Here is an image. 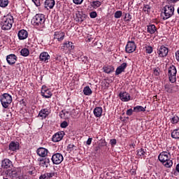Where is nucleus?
<instances>
[{
  "instance_id": "1",
  "label": "nucleus",
  "mask_w": 179,
  "mask_h": 179,
  "mask_svg": "<svg viewBox=\"0 0 179 179\" xmlns=\"http://www.w3.org/2000/svg\"><path fill=\"white\" fill-rule=\"evenodd\" d=\"M158 159L161 163L166 167L167 169H170L173 166V160H171V155L170 152H162L158 156Z\"/></svg>"
},
{
  "instance_id": "2",
  "label": "nucleus",
  "mask_w": 179,
  "mask_h": 179,
  "mask_svg": "<svg viewBox=\"0 0 179 179\" xmlns=\"http://www.w3.org/2000/svg\"><path fill=\"white\" fill-rule=\"evenodd\" d=\"M45 15L43 14H36L31 20L33 26L38 29H43L45 24Z\"/></svg>"
},
{
  "instance_id": "3",
  "label": "nucleus",
  "mask_w": 179,
  "mask_h": 179,
  "mask_svg": "<svg viewBox=\"0 0 179 179\" xmlns=\"http://www.w3.org/2000/svg\"><path fill=\"white\" fill-rule=\"evenodd\" d=\"M2 30H10L13 24V16L6 15L4 16L0 23Z\"/></svg>"
},
{
  "instance_id": "4",
  "label": "nucleus",
  "mask_w": 179,
  "mask_h": 179,
  "mask_svg": "<svg viewBox=\"0 0 179 179\" xmlns=\"http://www.w3.org/2000/svg\"><path fill=\"white\" fill-rule=\"evenodd\" d=\"M163 10L164 12L162 13L163 20H167L174 15V6H165Z\"/></svg>"
},
{
  "instance_id": "5",
  "label": "nucleus",
  "mask_w": 179,
  "mask_h": 179,
  "mask_svg": "<svg viewBox=\"0 0 179 179\" xmlns=\"http://www.w3.org/2000/svg\"><path fill=\"white\" fill-rule=\"evenodd\" d=\"M168 76L171 83H176V82H177V69L176 66H170L168 70Z\"/></svg>"
},
{
  "instance_id": "6",
  "label": "nucleus",
  "mask_w": 179,
  "mask_h": 179,
  "mask_svg": "<svg viewBox=\"0 0 179 179\" xmlns=\"http://www.w3.org/2000/svg\"><path fill=\"white\" fill-rule=\"evenodd\" d=\"M0 101L3 108H8L12 103V96L6 93L3 94L0 98Z\"/></svg>"
},
{
  "instance_id": "7",
  "label": "nucleus",
  "mask_w": 179,
  "mask_h": 179,
  "mask_svg": "<svg viewBox=\"0 0 179 179\" xmlns=\"http://www.w3.org/2000/svg\"><path fill=\"white\" fill-rule=\"evenodd\" d=\"M157 52L159 57L164 58L169 55V48L164 45H161L158 47Z\"/></svg>"
},
{
  "instance_id": "8",
  "label": "nucleus",
  "mask_w": 179,
  "mask_h": 179,
  "mask_svg": "<svg viewBox=\"0 0 179 179\" xmlns=\"http://www.w3.org/2000/svg\"><path fill=\"white\" fill-rule=\"evenodd\" d=\"M53 164H61L64 162V156L61 153L54 154L52 157Z\"/></svg>"
},
{
  "instance_id": "9",
  "label": "nucleus",
  "mask_w": 179,
  "mask_h": 179,
  "mask_svg": "<svg viewBox=\"0 0 179 179\" xmlns=\"http://www.w3.org/2000/svg\"><path fill=\"white\" fill-rule=\"evenodd\" d=\"M164 89L167 93H176L178 92V85H173L171 84H166L164 85Z\"/></svg>"
},
{
  "instance_id": "10",
  "label": "nucleus",
  "mask_w": 179,
  "mask_h": 179,
  "mask_svg": "<svg viewBox=\"0 0 179 179\" xmlns=\"http://www.w3.org/2000/svg\"><path fill=\"white\" fill-rule=\"evenodd\" d=\"M126 52H128V54H131L136 50V45H135L134 41H129L126 45L125 48Z\"/></svg>"
},
{
  "instance_id": "11",
  "label": "nucleus",
  "mask_w": 179,
  "mask_h": 179,
  "mask_svg": "<svg viewBox=\"0 0 179 179\" xmlns=\"http://www.w3.org/2000/svg\"><path fill=\"white\" fill-rule=\"evenodd\" d=\"M6 61L9 65H15L17 61V57L13 54L9 55L6 57Z\"/></svg>"
},
{
  "instance_id": "12",
  "label": "nucleus",
  "mask_w": 179,
  "mask_h": 179,
  "mask_svg": "<svg viewBox=\"0 0 179 179\" xmlns=\"http://www.w3.org/2000/svg\"><path fill=\"white\" fill-rule=\"evenodd\" d=\"M41 95L43 97H45V99H50L52 96V92L46 87H43L41 90Z\"/></svg>"
},
{
  "instance_id": "13",
  "label": "nucleus",
  "mask_w": 179,
  "mask_h": 179,
  "mask_svg": "<svg viewBox=\"0 0 179 179\" xmlns=\"http://www.w3.org/2000/svg\"><path fill=\"white\" fill-rule=\"evenodd\" d=\"M65 38V32L64 31H55L54 34V39L57 41H62Z\"/></svg>"
},
{
  "instance_id": "14",
  "label": "nucleus",
  "mask_w": 179,
  "mask_h": 179,
  "mask_svg": "<svg viewBox=\"0 0 179 179\" xmlns=\"http://www.w3.org/2000/svg\"><path fill=\"white\" fill-rule=\"evenodd\" d=\"M72 44V42H66L61 47V50H62V51H71L75 48V46H73Z\"/></svg>"
},
{
  "instance_id": "15",
  "label": "nucleus",
  "mask_w": 179,
  "mask_h": 179,
  "mask_svg": "<svg viewBox=\"0 0 179 179\" xmlns=\"http://www.w3.org/2000/svg\"><path fill=\"white\" fill-rule=\"evenodd\" d=\"M119 97L122 101H129L131 100V95L127 92H121L119 94Z\"/></svg>"
},
{
  "instance_id": "16",
  "label": "nucleus",
  "mask_w": 179,
  "mask_h": 179,
  "mask_svg": "<svg viewBox=\"0 0 179 179\" xmlns=\"http://www.w3.org/2000/svg\"><path fill=\"white\" fill-rule=\"evenodd\" d=\"M65 134L64 131H59L53 135L52 141V142H59V141H62V138H64V135Z\"/></svg>"
},
{
  "instance_id": "17",
  "label": "nucleus",
  "mask_w": 179,
  "mask_h": 179,
  "mask_svg": "<svg viewBox=\"0 0 179 179\" xmlns=\"http://www.w3.org/2000/svg\"><path fill=\"white\" fill-rule=\"evenodd\" d=\"M51 58L50 55H48V52H43L40 54L39 59L42 62H48V60Z\"/></svg>"
},
{
  "instance_id": "18",
  "label": "nucleus",
  "mask_w": 179,
  "mask_h": 179,
  "mask_svg": "<svg viewBox=\"0 0 179 179\" xmlns=\"http://www.w3.org/2000/svg\"><path fill=\"white\" fill-rule=\"evenodd\" d=\"M19 40H26L29 37V33L24 29H22L18 31L17 34Z\"/></svg>"
},
{
  "instance_id": "19",
  "label": "nucleus",
  "mask_w": 179,
  "mask_h": 179,
  "mask_svg": "<svg viewBox=\"0 0 179 179\" xmlns=\"http://www.w3.org/2000/svg\"><path fill=\"white\" fill-rule=\"evenodd\" d=\"M127 68V63L124 62L120 66H119L116 71H115V75H120V73H122V72H125V69Z\"/></svg>"
},
{
  "instance_id": "20",
  "label": "nucleus",
  "mask_w": 179,
  "mask_h": 179,
  "mask_svg": "<svg viewBox=\"0 0 179 179\" xmlns=\"http://www.w3.org/2000/svg\"><path fill=\"white\" fill-rule=\"evenodd\" d=\"M49 114L50 110L48 108L42 109L38 113V117H40L41 120H44V118L48 117Z\"/></svg>"
},
{
  "instance_id": "21",
  "label": "nucleus",
  "mask_w": 179,
  "mask_h": 179,
  "mask_svg": "<svg viewBox=\"0 0 179 179\" xmlns=\"http://www.w3.org/2000/svg\"><path fill=\"white\" fill-rule=\"evenodd\" d=\"M37 155H38L41 157H45L47 155H48V150L44 148H40L37 150Z\"/></svg>"
},
{
  "instance_id": "22",
  "label": "nucleus",
  "mask_w": 179,
  "mask_h": 179,
  "mask_svg": "<svg viewBox=\"0 0 179 179\" xmlns=\"http://www.w3.org/2000/svg\"><path fill=\"white\" fill-rule=\"evenodd\" d=\"M103 114V108L96 107L94 109V115L96 118H100Z\"/></svg>"
},
{
  "instance_id": "23",
  "label": "nucleus",
  "mask_w": 179,
  "mask_h": 179,
  "mask_svg": "<svg viewBox=\"0 0 179 179\" xmlns=\"http://www.w3.org/2000/svg\"><path fill=\"white\" fill-rule=\"evenodd\" d=\"M147 31L150 34H155L157 31V28L155 24H150L147 26Z\"/></svg>"
},
{
  "instance_id": "24",
  "label": "nucleus",
  "mask_w": 179,
  "mask_h": 179,
  "mask_svg": "<svg viewBox=\"0 0 179 179\" xmlns=\"http://www.w3.org/2000/svg\"><path fill=\"white\" fill-rule=\"evenodd\" d=\"M60 118H63L64 120H68L71 117V113L68 110H62L59 113Z\"/></svg>"
},
{
  "instance_id": "25",
  "label": "nucleus",
  "mask_w": 179,
  "mask_h": 179,
  "mask_svg": "<svg viewBox=\"0 0 179 179\" xmlns=\"http://www.w3.org/2000/svg\"><path fill=\"white\" fill-rule=\"evenodd\" d=\"M55 6V0H45V8H49V9H52Z\"/></svg>"
},
{
  "instance_id": "26",
  "label": "nucleus",
  "mask_w": 179,
  "mask_h": 179,
  "mask_svg": "<svg viewBox=\"0 0 179 179\" xmlns=\"http://www.w3.org/2000/svg\"><path fill=\"white\" fill-rule=\"evenodd\" d=\"M10 166H12V162H10V160L5 159L4 160L2 161L1 166L3 169H9L10 168Z\"/></svg>"
},
{
  "instance_id": "27",
  "label": "nucleus",
  "mask_w": 179,
  "mask_h": 179,
  "mask_svg": "<svg viewBox=\"0 0 179 179\" xmlns=\"http://www.w3.org/2000/svg\"><path fill=\"white\" fill-rule=\"evenodd\" d=\"M9 149L13 152H15V150H17V149H19V143L11 142L9 145Z\"/></svg>"
},
{
  "instance_id": "28",
  "label": "nucleus",
  "mask_w": 179,
  "mask_h": 179,
  "mask_svg": "<svg viewBox=\"0 0 179 179\" xmlns=\"http://www.w3.org/2000/svg\"><path fill=\"white\" fill-rule=\"evenodd\" d=\"M137 156L138 157H145L146 156V149L144 148H140L137 150Z\"/></svg>"
},
{
  "instance_id": "29",
  "label": "nucleus",
  "mask_w": 179,
  "mask_h": 179,
  "mask_svg": "<svg viewBox=\"0 0 179 179\" xmlns=\"http://www.w3.org/2000/svg\"><path fill=\"white\" fill-rule=\"evenodd\" d=\"M103 70L105 73H111V72H114V67L113 66H105L103 67Z\"/></svg>"
},
{
  "instance_id": "30",
  "label": "nucleus",
  "mask_w": 179,
  "mask_h": 179,
  "mask_svg": "<svg viewBox=\"0 0 179 179\" xmlns=\"http://www.w3.org/2000/svg\"><path fill=\"white\" fill-rule=\"evenodd\" d=\"M83 93L85 96H90L93 92L92 91V89L89 86H86L83 89Z\"/></svg>"
},
{
  "instance_id": "31",
  "label": "nucleus",
  "mask_w": 179,
  "mask_h": 179,
  "mask_svg": "<svg viewBox=\"0 0 179 179\" xmlns=\"http://www.w3.org/2000/svg\"><path fill=\"white\" fill-rule=\"evenodd\" d=\"M134 113H141V111L145 112L146 111V107L143 108L141 106H137L134 108Z\"/></svg>"
},
{
  "instance_id": "32",
  "label": "nucleus",
  "mask_w": 179,
  "mask_h": 179,
  "mask_svg": "<svg viewBox=\"0 0 179 179\" xmlns=\"http://www.w3.org/2000/svg\"><path fill=\"white\" fill-rule=\"evenodd\" d=\"M171 136L173 139H179V129H176L171 132Z\"/></svg>"
},
{
  "instance_id": "33",
  "label": "nucleus",
  "mask_w": 179,
  "mask_h": 179,
  "mask_svg": "<svg viewBox=\"0 0 179 179\" xmlns=\"http://www.w3.org/2000/svg\"><path fill=\"white\" fill-rule=\"evenodd\" d=\"M21 55L22 57H29V55L30 54V51H29V49L27 48H23L20 51Z\"/></svg>"
},
{
  "instance_id": "34",
  "label": "nucleus",
  "mask_w": 179,
  "mask_h": 179,
  "mask_svg": "<svg viewBox=\"0 0 179 179\" xmlns=\"http://www.w3.org/2000/svg\"><path fill=\"white\" fill-rule=\"evenodd\" d=\"M76 15L78 22H83V20H85V17H83L82 13L80 11H77Z\"/></svg>"
},
{
  "instance_id": "35",
  "label": "nucleus",
  "mask_w": 179,
  "mask_h": 179,
  "mask_svg": "<svg viewBox=\"0 0 179 179\" xmlns=\"http://www.w3.org/2000/svg\"><path fill=\"white\" fill-rule=\"evenodd\" d=\"M101 6V2L99 1H93L92 3V6L94 9H97V8H99Z\"/></svg>"
},
{
  "instance_id": "36",
  "label": "nucleus",
  "mask_w": 179,
  "mask_h": 179,
  "mask_svg": "<svg viewBox=\"0 0 179 179\" xmlns=\"http://www.w3.org/2000/svg\"><path fill=\"white\" fill-rule=\"evenodd\" d=\"M8 0H0V6L1 8H6V6L8 5Z\"/></svg>"
},
{
  "instance_id": "37",
  "label": "nucleus",
  "mask_w": 179,
  "mask_h": 179,
  "mask_svg": "<svg viewBox=\"0 0 179 179\" xmlns=\"http://www.w3.org/2000/svg\"><path fill=\"white\" fill-rule=\"evenodd\" d=\"M131 19L132 15H131V14H129V13L125 14L124 18V22H131Z\"/></svg>"
},
{
  "instance_id": "38",
  "label": "nucleus",
  "mask_w": 179,
  "mask_h": 179,
  "mask_svg": "<svg viewBox=\"0 0 179 179\" xmlns=\"http://www.w3.org/2000/svg\"><path fill=\"white\" fill-rule=\"evenodd\" d=\"M178 122H179V117H178V116H177V115H174V116L171 118V122L172 124H178Z\"/></svg>"
},
{
  "instance_id": "39",
  "label": "nucleus",
  "mask_w": 179,
  "mask_h": 179,
  "mask_svg": "<svg viewBox=\"0 0 179 179\" xmlns=\"http://www.w3.org/2000/svg\"><path fill=\"white\" fill-rule=\"evenodd\" d=\"M115 19H120V17H121V16H122V11L121 10H117L115 13Z\"/></svg>"
},
{
  "instance_id": "40",
  "label": "nucleus",
  "mask_w": 179,
  "mask_h": 179,
  "mask_svg": "<svg viewBox=\"0 0 179 179\" xmlns=\"http://www.w3.org/2000/svg\"><path fill=\"white\" fill-rule=\"evenodd\" d=\"M145 51L147 52V54H152V52H153V48H152V46H145Z\"/></svg>"
},
{
  "instance_id": "41",
  "label": "nucleus",
  "mask_w": 179,
  "mask_h": 179,
  "mask_svg": "<svg viewBox=\"0 0 179 179\" xmlns=\"http://www.w3.org/2000/svg\"><path fill=\"white\" fill-rule=\"evenodd\" d=\"M143 10H144V12H147L148 13H149V12H150V6L144 5Z\"/></svg>"
},
{
  "instance_id": "42",
  "label": "nucleus",
  "mask_w": 179,
  "mask_h": 179,
  "mask_svg": "<svg viewBox=\"0 0 179 179\" xmlns=\"http://www.w3.org/2000/svg\"><path fill=\"white\" fill-rule=\"evenodd\" d=\"M40 166L42 167H48V165L46 162L44 161V159H41L40 160Z\"/></svg>"
},
{
  "instance_id": "43",
  "label": "nucleus",
  "mask_w": 179,
  "mask_h": 179,
  "mask_svg": "<svg viewBox=\"0 0 179 179\" xmlns=\"http://www.w3.org/2000/svg\"><path fill=\"white\" fill-rule=\"evenodd\" d=\"M74 148H76L75 145L73 144H69L67 147L68 152H72Z\"/></svg>"
},
{
  "instance_id": "44",
  "label": "nucleus",
  "mask_w": 179,
  "mask_h": 179,
  "mask_svg": "<svg viewBox=\"0 0 179 179\" xmlns=\"http://www.w3.org/2000/svg\"><path fill=\"white\" fill-rule=\"evenodd\" d=\"M90 16L92 19H94L97 17V13H96V11H92L90 13Z\"/></svg>"
},
{
  "instance_id": "45",
  "label": "nucleus",
  "mask_w": 179,
  "mask_h": 179,
  "mask_svg": "<svg viewBox=\"0 0 179 179\" xmlns=\"http://www.w3.org/2000/svg\"><path fill=\"white\" fill-rule=\"evenodd\" d=\"M154 75H155V76H159V75H160V69H154Z\"/></svg>"
},
{
  "instance_id": "46",
  "label": "nucleus",
  "mask_w": 179,
  "mask_h": 179,
  "mask_svg": "<svg viewBox=\"0 0 179 179\" xmlns=\"http://www.w3.org/2000/svg\"><path fill=\"white\" fill-rule=\"evenodd\" d=\"M60 127L61 128H66V127H68V122L64 121L61 123Z\"/></svg>"
},
{
  "instance_id": "47",
  "label": "nucleus",
  "mask_w": 179,
  "mask_h": 179,
  "mask_svg": "<svg viewBox=\"0 0 179 179\" xmlns=\"http://www.w3.org/2000/svg\"><path fill=\"white\" fill-rule=\"evenodd\" d=\"M55 176V173H46V177L48 178H52Z\"/></svg>"
},
{
  "instance_id": "48",
  "label": "nucleus",
  "mask_w": 179,
  "mask_h": 179,
  "mask_svg": "<svg viewBox=\"0 0 179 179\" xmlns=\"http://www.w3.org/2000/svg\"><path fill=\"white\" fill-rule=\"evenodd\" d=\"M73 2L76 5H80L83 2V0H73Z\"/></svg>"
},
{
  "instance_id": "49",
  "label": "nucleus",
  "mask_w": 179,
  "mask_h": 179,
  "mask_svg": "<svg viewBox=\"0 0 179 179\" xmlns=\"http://www.w3.org/2000/svg\"><path fill=\"white\" fill-rule=\"evenodd\" d=\"M32 2L35 3L36 6H40V0H32Z\"/></svg>"
},
{
  "instance_id": "50",
  "label": "nucleus",
  "mask_w": 179,
  "mask_h": 179,
  "mask_svg": "<svg viewBox=\"0 0 179 179\" xmlns=\"http://www.w3.org/2000/svg\"><path fill=\"white\" fill-rule=\"evenodd\" d=\"M110 142V145L112 146H114L115 145H117V140L116 139H111Z\"/></svg>"
},
{
  "instance_id": "51",
  "label": "nucleus",
  "mask_w": 179,
  "mask_h": 179,
  "mask_svg": "<svg viewBox=\"0 0 179 179\" xmlns=\"http://www.w3.org/2000/svg\"><path fill=\"white\" fill-rule=\"evenodd\" d=\"M132 113H134V110H132V109H129V110H127L126 114H127V115H132Z\"/></svg>"
},
{
  "instance_id": "52",
  "label": "nucleus",
  "mask_w": 179,
  "mask_h": 179,
  "mask_svg": "<svg viewBox=\"0 0 179 179\" xmlns=\"http://www.w3.org/2000/svg\"><path fill=\"white\" fill-rule=\"evenodd\" d=\"M92 141H93V138H89L88 139H87V142H86V144L87 145H92Z\"/></svg>"
},
{
  "instance_id": "53",
  "label": "nucleus",
  "mask_w": 179,
  "mask_h": 179,
  "mask_svg": "<svg viewBox=\"0 0 179 179\" xmlns=\"http://www.w3.org/2000/svg\"><path fill=\"white\" fill-rule=\"evenodd\" d=\"M47 174L45 173L43 175H41L40 177H39V179H47Z\"/></svg>"
},
{
  "instance_id": "54",
  "label": "nucleus",
  "mask_w": 179,
  "mask_h": 179,
  "mask_svg": "<svg viewBox=\"0 0 179 179\" xmlns=\"http://www.w3.org/2000/svg\"><path fill=\"white\" fill-rule=\"evenodd\" d=\"M55 59L57 61H62V57L61 55H57L56 57H55Z\"/></svg>"
},
{
  "instance_id": "55",
  "label": "nucleus",
  "mask_w": 179,
  "mask_h": 179,
  "mask_svg": "<svg viewBox=\"0 0 179 179\" xmlns=\"http://www.w3.org/2000/svg\"><path fill=\"white\" fill-rule=\"evenodd\" d=\"M176 58L177 61H178V62H179V50H178L176 52Z\"/></svg>"
},
{
  "instance_id": "56",
  "label": "nucleus",
  "mask_w": 179,
  "mask_h": 179,
  "mask_svg": "<svg viewBox=\"0 0 179 179\" xmlns=\"http://www.w3.org/2000/svg\"><path fill=\"white\" fill-rule=\"evenodd\" d=\"M43 160L46 162L47 165L49 166V164H50V159L45 158Z\"/></svg>"
},
{
  "instance_id": "57",
  "label": "nucleus",
  "mask_w": 179,
  "mask_h": 179,
  "mask_svg": "<svg viewBox=\"0 0 179 179\" xmlns=\"http://www.w3.org/2000/svg\"><path fill=\"white\" fill-rule=\"evenodd\" d=\"M100 150V146H96L95 147V153H97Z\"/></svg>"
},
{
  "instance_id": "58",
  "label": "nucleus",
  "mask_w": 179,
  "mask_h": 179,
  "mask_svg": "<svg viewBox=\"0 0 179 179\" xmlns=\"http://www.w3.org/2000/svg\"><path fill=\"white\" fill-rule=\"evenodd\" d=\"M170 2H171L172 3H176L177 2H178L179 0H169Z\"/></svg>"
},
{
  "instance_id": "59",
  "label": "nucleus",
  "mask_w": 179,
  "mask_h": 179,
  "mask_svg": "<svg viewBox=\"0 0 179 179\" xmlns=\"http://www.w3.org/2000/svg\"><path fill=\"white\" fill-rule=\"evenodd\" d=\"M86 61H87V59H86L85 61L83 60V62H84L85 64H86Z\"/></svg>"
},
{
  "instance_id": "60",
  "label": "nucleus",
  "mask_w": 179,
  "mask_h": 179,
  "mask_svg": "<svg viewBox=\"0 0 179 179\" xmlns=\"http://www.w3.org/2000/svg\"><path fill=\"white\" fill-rule=\"evenodd\" d=\"M0 83H2V80L0 79Z\"/></svg>"
},
{
  "instance_id": "61",
  "label": "nucleus",
  "mask_w": 179,
  "mask_h": 179,
  "mask_svg": "<svg viewBox=\"0 0 179 179\" xmlns=\"http://www.w3.org/2000/svg\"><path fill=\"white\" fill-rule=\"evenodd\" d=\"M88 41H91L90 38H88Z\"/></svg>"
}]
</instances>
